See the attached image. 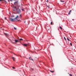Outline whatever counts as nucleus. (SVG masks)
I'll list each match as a JSON object with an SVG mask.
<instances>
[{"label": "nucleus", "mask_w": 76, "mask_h": 76, "mask_svg": "<svg viewBox=\"0 0 76 76\" xmlns=\"http://www.w3.org/2000/svg\"><path fill=\"white\" fill-rule=\"evenodd\" d=\"M47 6L48 7V8H50V7H49V6Z\"/></svg>", "instance_id": "obj_24"}, {"label": "nucleus", "mask_w": 76, "mask_h": 76, "mask_svg": "<svg viewBox=\"0 0 76 76\" xmlns=\"http://www.w3.org/2000/svg\"><path fill=\"white\" fill-rule=\"evenodd\" d=\"M67 40H68V41H70V39H69V38H67Z\"/></svg>", "instance_id": "obj_10"}, {"label": "nucleus", "mask_w": 76, "mask_h": 76, "mask_svg": "<svg viewBox=\"0 0 76 76\" xmlns=\"http://www.w3.org/2000/svg\"><path fill=\"white\" fill-rule=\"evenodd\" d=\"M14 29H15V30H16V28L15 27H14Z\"/></svg>", "instance_id": "obj_18"}, {"label": "nucleus", "mask_w": 76, "mask_h": 76, "mask_svg": "<svg viewBox=\"0 0 76 76\" xmlns=\"http://www.w3.org/2000/svg\"><path fill=\"white\" fill-rule=\"evenodd\" d=\"M61 1V2H64V1Z\"/></svg>", "instance_id": "obj_11"}, {"label": "nucleus", "mask_w": 76, "mask_h": 76, "mask_svg": "<svg viewBox=\"0 0 76 76\" xmlns=\"http://www.w3.org/2000/svg\"><path fill=\"white\" fill-rule=\"evenodd\" d=\"M24 23H26V21H24Z\"/></svg>", "instance_id": "obj_27"}, {"label": "nucleus", "mask_w": 76, "mask_h": 76, "mask_svg": "<svg viewBox=\"0 0 76 76\" xmlns=\"http://www.w3.org/2000/svg\"><path fill=\"white\" fill-rule=\"evenodd\" d=\"M51 25H53V22H51L50 23Z\"/></svg>", "instance_id": "obj_16"}, {"label": "nucleus", "mask_w": 76, "mask_h": 76, "mask_svg": "<svg viewBox=\"0 0 76 76\" xmlns=\"http://www.w3.org/2000/svg\"><path fill=\"white\" fill-rule=\"evenodd\" d=\"M22 11H24V9H22Z\"/></svg>", "instance_id": "obj_21"}, {"label": "nucleus", "mask_w": 76, "mask_h": 76, "mask_svg": "<svg viewBox=\"0 0 76 76\" xmlns=\"http://www.w3.org/2000/svg\"><path fill=\"white\" fill-rule=\"evenodd\" d=\"M64 39L65 40H66V38H65V37H64Z\"/></svg>", "instance_id": "obj_23"}, {"label": "nucleus", "mask_w": 76, "mask_h": 76, "mask_svg": "<svg viewBox=\"0 0 76 76\" xmlns=\"http://www.w3.org/2000/svg\"><path fill=\"white\" fill-rule=\"evenodd\" d=\"M60 28L61 29H62V28H61V26H60Z\"/></svg>", "instance_id": "obj_20"}, {"label": "nucleus", "mask_w": 76, "mask_h": 76, "mask_svg": "<svg viewBox=\"0 0 76 76\" xmlns=\"http://www.w3.org/2000/svg\"><path fill=\"white\" fill-rule=\"evenodd\" d=\"M12 58L13 59V61H15V59H16V58H14L13 57H12Z\"/></svg>", "instance_id": "obj_6"}, {"label": "nucleus", "mask_w": 76, "mask_h": 76, "mask_svg": "<svg viewBox=\"0 0 76 76\" xmlns=\"http://www.w3.org/2000/svg\"><path fill=\"white\" fill-rule=\"evenodd\" d=\"M69 75L70 76H72V74H69Z\"/></svg>", "instance_id": "obj_14"}, {"label": "nucleus", "mask_w": 76, "mask_h": 76, "mask_svg": "<svg viewBox=\"0 0 76 76\" xmlns=\"http://www.w3.org/2000/svg\"><path fill=\"white\" fill-rule=\"evenodd\" d=\"M70 45L71 46H72V43H70Z\"/></svg>", "instance_id": "obj_19"}, {"label": "nucleus", "mask_w": 76, "mask_h": 76, "mask_svg": "<svg viewBox=\"0 0 76 76\" xmlns=\"http://www.w3.org/2000/svg\"><path fill=\"white\" fill-rule=\"evenodd\" d=\"M12 69H15V67H12Z\"/></svg>", "instance_id": "obj_17"}, {"label": "nucleus", "mask_w": 76, "mask_h": 76, "mask_svg": "<svg viewBox=\"0 0 76 76\" xmlns=\"http://www.w3.org/2000/svg\"><path fill=\"white\" fill-rule=\"evenodd\" d=\"M14 41H15V43H16V42H19L18 40H14Z\"/></svg>", "instance_id": "obj_4"}, {"label": "nucleus", "mask_w": 76, "mask_h": 76, "mask_svg": "<svg viewBox=\"0 0 76 76\" xmlns=\"http://www.w3.org/2000/svg\"><path fill=\"white\" fill-rule=\"evenodd\" d=\"M14 11H15V10H14Z\"/></svg>", "instance_id": "obj_29"}, {"label": "nucleus", "mask_w": 76, "mask_h": 76, "mask_svg": "<svg viewBox=\"0 0 76 76\" xmlns=\"http://www.w3.org/2000/svg\"><path fill=\"white\" fill-rule=\"evenodd\" d=\"M8 0V1H9V0Z\"/></svg>", "instance_id": "obj_34"}, {"label": "nucleus", "mask_w": 76, "mask_h": 76, "mask_svg": "<svg viewBox=\"0 0 76 76\" xmlns=\"http://www.w3.org/2000/svg\"><path fill=\"white\" fill-rule=\"evenodd\" d=\"M20 17H21V18L22 17V15H20Z\"/></svg>", "instance_id": "obj_25"}, {"label": "nucleus", "mask_w": 76, "mask_h": 76, "mask_svg": "<svg viewBox=\"0 0 76 76\" xmlns=\"http://www.w3.org/2000/svg\"><path fill=\"white\" fill-rule=\"evenodd\" d=\"M20 41H23V39H20Z\"/></svg>", "instance_id": "obj_12"}, {"label": "nucleus", "mask_w": 76, "mask_h": 76, "mask_svg": "<svg viewBox=\"0 0 76 76\" xmlns=\"http://www.w3.org/2000/svg\"><path fill=\"white\" fill-rule=\"evenodd\" d=\"M12 42V43H15L14 42Z\"/></svg>", "instance_id": "obj_28"}, {"label": "nucleus", "mask_w": 76, "mask_h": 76, "mask_svg": "<svg viewBox=\"0 0 76 76\" xmlns=\"http://www.w3.org/2000/svg\"><path fill=\"white\" fill-rule=\"evenodd\" d=\"M16 3H17V1H15V2L14 3V4L15 5V4H16Z\"/></svg>", "instance_id": "obj_13"}, {"label": "nucleus", "mask_w": 76, "mask_h": 76, "mask_svg": "<svg viewBox=\"0 0 76 76\" xmlns=\"http://www.w3.org/2000/svg\"><path fill=\"white\" fill-rule=\"evenodd\" d=\"M29 59L30 60H32V61H33V59H32L31 57H29Z\"/></svg>", "instance_id": "obj_7"}, {"label": "nucleus", "mask_w": 76, "mask_h": 76, "mask_svg": "<svg viewBox=\"0 0 76 76\" xmlns=\"http://www.w3.org/2000/svg\"><path fill=\"white\" fill-rule=\"evenodd\" d=\"M4 19H5V20H6V17H5V18H4Z\"/></svg>", "instance_id": "obj_22"}, {"label": "nucleus", "mask_w": 76, "mask_h": 76, "mask_svg": "<svg viewBox=\"0 0 76 76\" xmlns=\"http://www.w3.org/2000/svg\"><path fill=\"white\" fill-rule=\"evenodd\" d=\"M50 72H51V73H54V71H52L50 70Z\"/></svg>", "instance_id": "obj_8"}, {"label": "nucleus", "mask_w": 76, "mask_h": 76, "mask_svg": "<svg viewBox=\"0 0 76 76\" xmlns=\"http://www.w3.org/2000/svg\"><path fill=\"white\" fill-rule=\"evenodd\" d=\"M71 12H72V10H70L68 13V15H70V13H71Z\"/></svg>", "instance_id": "obj_5"}, {"label": "nucleus", "mask_w": 76, "mask_h": 76, "mask_svg": "<svg viewBox=\"0 0 76 76\" xmlns=\"http://www.w3.org/2000/svg\"><path fill=\"white\" fill-rule=\"evenodd\" d=\"M15 10H16V11L18 13L20 14V13H21V11L19 9V8H18L16 9V7H15Z\"/></svg>", "instance_id": "obj_1"}, {"label": "nucleus", "mask_w": 76, "mask_h": 76, "mask_svg": "<svg viewBox=\"0 0 76 76\" xmlns=\"http://www.w3.org/2000/svg\"><path fill=\"white\" fill-rule=\"evenodd\" d=\"M47 2H48V0L47 1Z\"/></svg>", "instance_id": "obj_30"}, {"label": "nucleus", "mask_w": 76, "mask_h": 76, "mask_svg": "<svg viewBox=\"0 0 76 76\" xmlns=\"http://www.w3.org/2000/svg\"><path fill=\"white\" fill-rule=\"evenodd\" d=\"M14 54H15V53H14Z\"/></svg>", "instance_id": "obj_32"}, {"label": "nucleus", "mask_w": 76, "mask_h": 76, "mask_svg": "<svg viewBox=\"0 0 76 76\" xmlns=\"http://www.w3.org/2000/svg\"><path fill=\"white\" fill-rule=\"evenodd\" d=\"M31 70H32V71H33V70H34V69L31 68Z\"/></svg>", "instance_id": "obj_15"}, {"label": "nucleus", "mask_w": 76, "mask_h": 76, "mask_svg": "<svg viewBox=\"0 0 76 76\" xmlns=\"http://www.w3.org/2000/svg\"><path fill=\"white\" fill-rule=\"evenodd\" d=\"M4 34L5 35H6L7 36V35H8V34H7V33H5Z\"/></svg>", "instance_id": "obj_9"}, {"label": "nucleus", "mask_w": 76, "mask_h": 76, "mask_svg": "<svg viewBox=\"0 0 76 76\" xmlns=\"http://www.w3.org/2000/svg\"><path fill=\"white\" fill-rule=\"evenodd\" d=\"M18 21H19V20H18Z\"/></svg>", "instance_id": "obj_33"}, {"label": "nucleus", "mask_w": 76, "mask_h": 76, "mask_svg": "<svg viewBox=\"0 0 76 76\" xmlns=\"http://www.w3.org/2000/svg\"><path fill=\"white\" fill-rule=\"evenodd\" d=\"M18 18H19V16L18 15H17V17L16 18H14V19H12L11 18H10V20L12 22H13V21H14V20H17Z\"/></svg>", "instance_id": "obj_2"}, {"label": "nucleus", "mask_w": 76, "mask_h": 76, "mask_svg": "<svg viewBox=\"0 0 76 76\" xmlns=\"http://www.w3.org/2000/svg\"><path fill=\"white\" fill-rule=\"evenodd\" d=\"M12 17H14V16H12Z\"/></svg>", "instance_id": "obj_31"}, {"label": "nucleus", "mask_w": 76, "mask_h": 76, "mask_svg": "<svg viewBox=\"0 0 76 76\" xmlns=\"http://www.w3.org/2000/svg\"><path fill=\"white\" fill-rule=\"evenodd\" d=\"M23 46H25V47H27L28 45V44H24L23 45Z\"/></svg>", "instance_id": "obj_3"}, {"label": "nucleus", "mask_w": 76, "mask_h": 76, "mask_svg": "<svg viewBox=\"0 0 76 76\" xmlns=\"http://www.w3.org/2000/svg\"><path fill=\"white\" fill-rule=\"evenodd\" d=\"M4 0H0V1H3Z\"/></svg>", "instance_id": "obj_26"}]
</instances>
